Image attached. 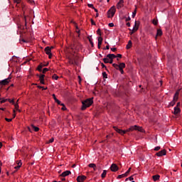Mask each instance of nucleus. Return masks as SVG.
Returning a JSON list of instances; mask_svg holds the SVG:
<instances>
[{"label": "nucleus", "instance_id": "f257e3e1", "mask_svg": "<svg viewBox=\"0 0 182 182\" xmlns=\"http://www.w3.org/2000/svg\"><path fill=\"white\" fill-rule=\"evenodd\" d=\"M113 129L115 130V132H117V133L121 134V136H124V134H126L129 132H133V130H138V132H141V130H143L141 127H138L137 125L132 126L127 130L120 129L117 127H113Z\"/></svg>", "mask_w": 182, "mask_h": 182}, {"label": "nucleus", "instance_id": "f03ea898", "mask_svg": "<svg viewBox=\"0 0 182 182\" xmlns=\"http://www.w3.org/2000/svg\"><path fill=\"white\" fill-rule=\"evenodd\" d=\"M82 110H86L87 107H90L91 105H93V98H88L84 101L82 102Z\"/></svg>", "mask_w": 182, "mask_h": 182}, {"label": "nucleus", "instance_id": "7ed1b4c3", "mask_svg": "<svg viewBox=\"0 0 182 182\" xmlns=\"http://www.w3.org/2000/svg\"><path fill=\"white\" fill-rule=\"evenodd\" d=\"M116 14V7L114 6H112L107 11V18H113Z\"/></svg>", "mask_w": 182, "mask_h": 182}, {"label": "nucleus", "instance_id": "20e7f679", "mask_svg": "<svg viewBox=\"0 0 182 182\" xmlns=\"http://www.w3.org/2000/svg\"><path fill=\"white\" fill-rule=\"evenodd\" d=\"M72 49H75V50H80V49H82V44L79 42H73Z\"/></svg>", "mask_w": 182, "mask_h": 182}, {"label": "nucleus", "instance_id": "39448f33", "mask_svg": "<svg viewBox=\"0 0 182 182\" xmlns=\"http://www.w3.org/2000/svg\"><path fill=\"white\" fill-rule=\"evenodd\" d=\"M68 63H70V65H77V61L76 57L75 56L68 57Z\"/></svg>", "mask_w": 182, "mask_h": 182}, {"label": "nucleus", "instance_id": "423d86ee", "mask_svg": "<svg viewBox=\"0 0 182 182\" xmlns=\"http://www.w3.org/2000/svg\"><path fill=\"white\" fill-rule=\"evenodd\" d=\"M44 51L46 53V55H48L49 59H52V50L50 47L49 46L46 47L44 49Z\"/></svg>", "mask_w": 182, "mask_h": 182}, {"label": "nucleus", "instance_id": "0eeeda50", "mask_svg": "<svg viewBox=\"0 0 182 182\" xmlns=\"http://www.w3.org/2000/svg\"><path fill=\"white\" fill-rule=\"evenodd\" d=\"M9 82H11V78H6V79L0 81V85L1 86H6V85H8V83H9Z\"/></svg>", "mask_w": 182, "mask_h": 182}, {"label": "nucleus", "instance_id": "6e6552de", "mask_svg": "<svg viewBox=\"0 0 182 182\" xmlns=\"http://www.w3.org/2000/svg\"><path fill=\"white\" fill-rule=\"evenodd\" d=\"M37 76L39 77L40 83L45 85V74H38Z\"/></svg>", "mask_w": 182, "mask_h": 182}, {"label": "nucleus", "instance_id": "1a4fd4ad", "mask_svg": "<svg viewBox=\"0 0 182 182\" xmlns=\"http://www.w3.org/2000/svg\"><path fill=\"white\" fill-rule=\"evenodd\" d=\"M166 154H167V151H166V149H163L160 151H159L158 153L156 154V155L158 156V157H161L163 156H166Z\"/></svg>", "mask_w": 182, "mask_h": 182}, {"label": "nucleus", "instance_id": "9d476101", "mask_svg": "<svg viewBox=\"0 0 182 182\" xmlns=\"http://www.w3.org/2000/svg\"><path fill=\"white\" fill-rule=\"evenodd\" d=\"M124 0H119V1L117 4V9H120L124 6Z\"/></svg>", "mask_w": 182, "mask_h": 182}, {"label": "nucleus", "instance_id": "9b49d317", "mask_svg": "<svg viewBox=\"0 0 182 182\" xmlns=\"http://www.w3.org/2000/svg\"><path fill=\"white\" fill-rule=\"evenodd\" d=\"M110 170H111V171L116 172L119 170V166H117V165L115 164H112L111 165Z\"/></svg>", "mask_w": 182, "mask_h": 182}, {"label": "nucleus", "instance_id": "f8f14e48", "mask_svg": "<svg viewBox=\"0 0 182 182\" xmlns=\"http://www.w3.org/2000/svg\"><path fill=\"white\" fill-rule=\"evenodd\" d=\"M48 65H49V63H47L46 65H44L42 63H40L37 68V70H38V72H42V68H45V66H48Z\"/></svg>", "mask_w": 182, "mask_h": 182}, {"label": "nucleus", "instance_id": "ddd939ff", "mask_svg": "<svg viewBox=\"0 0 182 182\" xmlns=\"http://www.w3.org/2000/svg\"><path fill=\"white\" fill-rule=\"evenodd\" d=\"M87 177L86 176H79L77 178V182H83L85 180H86Z\"/></svg>", "mask_w": 182, "mask_h": 182}, {"label": "nucleus", "instance_id": "4468645a", "mask_svg": "<svg viewBox=\"0 0 182 182\" xmlns=\"http://www.w3.org/2000/svg\"><path fill=\"white\" fill-rule=\"evenodd\" d=\"M181 112V110L180 109V107H174V111H173V114H178V113H180Z\"/></svg>", "mask_w": 182, "mask_h": 182}, {"label": "nucleus", "instance_id": "2eb2a0df", "mask_svg": "<svg viewBox=\"0 0 182 182\" xmlns=\"http://www.w3.org/2000/svg\"><path fill=\"white\" fill-rule=\"evenodd\" d=\"M70 171H65L64 172L62 173V174L60 175L61 177H66L67 176H69V174H70Z\"/></svg>", "mask_w": 182, "mask_h": 182}, {"label": "nucleus", "instance_id": "dca6fc26", "mask_svg": "<svg viewBox=\"0 0 182 182\" xmlns=\"http://www.w3.org/2000/svg\"><path fill=\"white\" fill-rule=\"evenodd\" d=\"M163 35V31L161 29H158L156 32V36L155 37L156 39H157V36H161Z\"/></svg>", "mask_w": 182, "mask_h": 182}, {"label": "nucleus", "instance_id": "f3484780", "mask_svg": "<svg viewBox=\"0 0 182 182\" xmlns=\"http://www.w3.org/2000/svg\"><path fill=\"white\" fill-rule=\"evenodd\" d=\"M178 95H180V93L178 92V91H177L173 95V100L175 102H177V100H178Z\"/></svg>", "mask_w": 182, "mask_h": 182}, {"label": "nucleus", "instance_id": "a211bd4d", "mask_svg": "<svg viewBox=\"0 0 182 182\" xmlns=\"http://www.w3.org/2000/svg\"><path fill=\"white\" fill-rule=\"evenodd\" d=\"M139 30V25H137V21H135L134 26L133 27V32H136Z\"/></svg>", "mask_w": 182, "mask_h": 182}, {"label": "nucleus", "instance_id": "6ab92c4d", "mask_svg": "<svg viewBox=\"0 0 182 182\" xmlns=\"http://www.w3.org/2000/svg\"><path fill=\"white\" fill-rule=\"evenodd\" d=\"M124 68H126V64L124 63H119L118 69H124Z\"/></svg>", "mask_w": 182, "mask_h": 182}, {"label": "nucleus", "instance_id": "aec40b11", "mask_svg": "<svg viewBox=\"0 0 182 182\" xmlns=\"http://www.w3.org/2000/svg\"><path fill=\"white\" fill-rule=\"evenodd\" d=\"M154 181H157L160 180V175H155L152 176Z\"/></svg>", "mask_w": 182, "mask_h": 182}, {"label": "nucleus", "instance_id": "412c9836", "mask_svg": "<svg viewBox=\"0 0 182 182\" xmlns=\"http://www.w3.org/2000/svg\"><path fill=\"white\" fill-rule=\"evenodd\" d=\"M102 42H103V38L102 36L98 37V46H102Z\"/></svg>", "mask_w": 182, "mask_h": 182}, {"label": "nucleus", "instance_id": "4be33fe9", "mask_svg": "<svg viewBox=\"0 0 182 182\" xmlns=\"http://www.w3.org/2000/svg\"><path fill=\"white\" fill-rule=\"evenodd\" d=\"M107 58H109V59H114L116 58V55H114V54H108L107 55Z\"/></svg>", "mask_w": 182, "mask_h": 182}, {"label": "nucleus", "instance_id": "5701e85b", "mask_svg": "<svg viewBox=\"0 0 182 182\" xmlns=\"http://www.w3.org/2000/svg\"><path fill=\"white\" fill-rule=\"evenodd\" d=\"M132 41H129L127 46H126V48L127 49H130V48H132Z\"/></svg>", "mask_w": 182, "mask_h": 182}, {"label": "nucleus", "instance_id": "b1692460", "mask_svg": "<svg viewBox=\"0 0 182 182\" xmlns=\"http://www.w3.org/2000/svg\"><path fill=\"white\" fill-rule=\"evenodd\" d=\"M31 127H32L33 130H34V132H39V127H36L33 124L31 125Z\"/></svg>", "mask_w": 182, "mask_h": 182}, {"label": "nucleus", "instance_id": "393cba45", "mask_svg": "<svg viewBox=\"0 0 182 182\" xmlns=\"http://www.w3.org/2000/svg\"><path fill=\"white\" fill-rule=\"evenodd\" d=\"M107 174V171L104 170L102 173L101 174V177L102 178H105V177H106V175Z\"/></svg>", "mask_w": 182, "mask_h": 182}, {"label": "nucleus", "instance_id": "a878e982", "mask_svg": "<svg viewBox=\"0 0 182 182\" xmlns=\"http://www.w3.org/2000/svg\"><path fill=\"white\" fill-rule=\"evenodd\" d=\"M14 107L16 110H18V112H21V110H19V105L18 103H14Z\"/></svg>", "mask_w": 182, "mask_h": 182}, {"label": "nucleus", "instance_id": "bb28decb", "mask_svg": "<svg viewBox=\"0 0 182 182\" xmlns=\"http://www.w3.org/2000/svg\"><path fill=\"white\" fill-rule=\"evenodd\" d=\"M53 79L54 80H58L59 79V76H58V75H56V74H54V75H53Z\"/></svg>", "mask_w": 182, "mask_h": 182}, {"label": "nucleus", "instance_id": "cd10ccee", "mask_svg": "<svg viewBox=\"0 0 182 182\" xmlns=\"http://www.w3.org/2000/svg\"><path fill=\"white\" fill-rule=\"evenodd\" d=\"M152 23H153L154 25H155V26H156V25L159 24V21H158L157 20H156V19H153Z\"/></svg>", "mask_w": 182, "mask_h": 182}, {"label": "nucleus", "instance_id": "c85d7f7f", "mask_svg": "<svg viewBox=\"0 0 182 182\" xmlns=\"http://www.w3.org/2000/svg\"><path fill=\"white\" fill-rule=\"evenodd\" d=\"M55 103L58 104L60 106H63V103H62V102H60V100H57L55 101Z\"/></svg>", "mask_w": 182, "mask_h": 182}, {"label": "nucleus", "instance_id": "c756f323", "mask_svg": "<svg viewBox=\"0 0 182 182\" xmlns=\"http://www.w3.org/2000/svg\"><path fill=\"white\" fill-rule=\"evenodd\" d=\"M113 68H114L117 70H119V65L116 63L112 64Z\"/></svg>", "mask_w": 182, "mask_h": 182}, {"label": "nucleus", "instance_id": "7c9ffc66", "mask_svg": "<svg viewBox=\"0 0 182 182\" xmlns=\"http://www.w3.org/2000/svg\"><path fill=\"white\" fill-rule=\"evenodd\" d=\"M123 177H127L126 174L125 173H123L122 175H119L117 176V178H123Z\"/></svg>", "mask_w": 182, "mask_h": 182}, {"label": "nucleus", "instance_id": "2f4dec72", "mask_svg": "<svg viewBox=\"0 0 182 182\" xmlns=\"http://www.w3.org/2000/svg\"><path fill=\"white\" fill-rule=\"evenodd\" d=\"M88 167H90V168H93L94 167H96V164H90L88 165Z\"/></svg>", "mask_w": 182, "mask_h": 182}, {"label": "nucleus", "instance_id": "473e14b6", "mask_svg": "<svg viewBox=\"0 0 182 182\" xmlns=\"http://www.w3.org/2000/svg\"><path fill=\"white\" fill-rule=\"evenodd\" d=\"M6 102H8V99L3 98V99L0 101V103L2 105V103H6Z\"/></svg>", "mask_w": 182, "mask_h": 182}, {"label": "nucleus", "instance_id": "72a5a7b5", "mask_svg": "<svg viewBox=\"0 0 182 182\" xmlns=\"http://www.w3.org/2000/svg\"><path fill=\"white\" fill-rule=\"evenodd\" d=\"M109 58H107H107H103V62H104L105 63H109Z\"/></svg>", "mask_w": 182, "mask_h": 182}, {"label": "nucleus", "instance_id": "f704fd0d", "mask_svg": "<svg viewBox=\"0 0 182 182\" xmlns=\"http://www.w3.org/2000/svg\"><path fill=\"white\" fill-rule=\"evenodd\" d=\"M102 76L104 79H107V73H106V72L102 73Z\"/></svg>", "mask_w": 182, "mask_h": 182}, {"label": "nucleus", "instance_id": "c9c22d12", "mask_svg": "<svg viewBox=\"0 0 182 182\" xmlns=\"http://www.w3.org/2000/svg\"><path fill=\"white\" fill-rule=\"evenodd\" d=\"M49 71V68H43V70H42V72H43V73H46V72H48Z\"/></svg>", "mask_w": 182, "mask_h": 182}, {"label": "nucleus", "instance_id": "e433bc0d", "mask_svg": "<svg viewBox=\"0 0 182 182\" xmlns=\"http://www.w3.org/2000/svg\"><path fill=\"white\" fill-rule=\"evenodd\" d=\"M38 89H42V90H46L48 87H42V86H38Z\"/></svg>", "mask_w": 182, "mask_h": 182}, {"label": "nucleus", "instance_id": "4c0bfd02", "mask_svg": "<svg viewBox=\"0 0 182 182\" xmlns=\"http://www.w3.org/2000/svg\"><path fill=\"white\" fill-rule=\"evenodd\" d=\"M176 102H177V101H174L173 100V101L170 102V106H174L176 105Z\"/></svg>", "mask_w": 182, "mask_h": 182}, {"label": "nucleus", "instance_id": "58836bf2", "mask_svg": "<svg viewBox=\"0 0 182 182\" xmlns=\"http://www.w3.org/2000/svg\"><path fill=\"white\" fill-rule=\"evenodd\" d=\"M7 102H9V103H13V105L15 104V102L14 101V100L7 99Z\"/></svg>", "mask_w": 182, "mask_h": 182}, {"label": "nucleus", "instance_id": "ea45409f", "mask_svg": "<svg viewBox=\"0 0 182 182\" xmlns=\"http://www.w3.org/2000/svg\"><path fill=\"white\" fill-rule=\"evenodd\" d=\"M97 35H100V36H102V32L100 31V28H98L97 31Z\"/></svg>", "mask_w": 182, "mask_h": 182}, {"label": "nucleus", "instance_id": "a19ab883", "mask_svg": "<svg viewBox=\"0 0 182 182\" xmlns=\"http://www.w3.org/2000/svg\"><path fill=\"white\" fill-rule=\"evenodd\" d=\"M17 166H18V167H21L22 166V161H18V163H17Z\"/></svg>", "mask_w": 182, "mask_h": 182}, {"label": "nucleus", "instance_id": "79ce46f5", "mask_svg": "<svg viewBox=\"0 0 182 182\" xmlns=\"http://www.w3.org/2000/svg\"><path fill=\"white\" fill-rule=\"evenodd\" d=\"M132 170V168H129L127 171V172L125 173V175L127 176H129V173H130V171Z\"/></svg>", "mask_w": 182, "mask_h": 182}, {"label": "nucleus", "instance_id": "37998d69", "mask_svg": "<svg viewBox=\"0 0 182 182\" xmlns=\"http://www.w3.org/2000/svg\"><path fill=\"white\" fill-rule=\"evenodd\" d=\"M118 70H119V72L122 75H123L124 73V70H123V68H118Z\"/></svg>", "mask_w": 182, "mask_h": 182}, {"label": "nucleus", "instance_id": "c03bdc74", "mask_svg": "<svg viewBox=\"0 0 182 182\" xmlns=\"http://www.w3.org/2000/svg\"><path fill=\"white\" fill-rule=\"evenodd\" d=\"M136 10L135 9L134 11L132 13V18H134L136 16Z\"/></svg>", "mask_w": 182, "mask_h": 182}, {"label": "nucleus", "instance_id": "a18cd8bd", "mask_svg": "<svg viewBox=\"0 0 182 182\" xmlns=\"http://www.w3.org/2000/svg\"><path fill=\"white\" fill-rule=\"evenodd\" d=\"M63 106V107L61 108L62 110L65 111V110H67V108H66V106H65V104H63V105H61Z\"/></svg>", "mask_w": 182, "mask_h": 182}, {"label": "nucleus", "instance_id": "49530a36", "mask_svg": "<svg viewBox=\"0 0 182 182\" xmlns=\"http://www.w3.org/2000/svg\"><path fill=\"white\" fill-rule=\"evenodd\" d=\"M53 141H55V139L51 138V139H49L48 143H53Z\"/></svg>", "mask_w": 182, "mask_h": 182}, {"label": "nucleus", "instance_id": "de8ad7c7", "mask_svg": "<svg viewBox=\"0 0 182 182\" xmlns=\"http://www.w3.org/2000/svg\"><path fill=\"white\" fill-rule=\"evenodd\" d=\"M108 26H109V28H113V26H114V23H109L108 24Z\"/></svg>", "mask_w": 182, "mask_h": 182}, {"label": "nucleus", "instance_id": "09e8293b", "mask_svg": "<svg viewBox=\"0 0 182 182\" xmlns=\"http://www.w3.org/2000/svg\"><path fill=\"white\" fill-rule=\"evenodd\" d=\"M159 150H160V146H156V147L154 148V151H159Z\"/></svg>", "mask_w": 182, "mask_h": 182}, {"label": "nucleus", "instance_id": "8fccbe9b", "mask_svg": "<svg viewBox=\"0 0 182 182\" xmlns=\"http://www.w3.org/2000/svg\"><path fill=\"white\" fill-rule=\"evenodd\" d=\"M5 120H6V122H8L9 123L10 122H12V119H9V118H5Z\"/></svg>", "mask_w": 182, "mask_h": 182}, {"label": "nucleus", "instance_id": "3c124183", "mask_svg": "<svg viewBox=\"0 0 182 182\" xmlns=\"http://www.w3.org/2000/svg\"><path fill=\"white\" fill-rule=\"evenodd\" d=\"M111 50H112V52H116V50H117V48H111Z\"/></svg>", "mask_w": 182, "mask_h": 182}, {"label": "nucleus", "instance_id": "603ef678", "mask_svg": "<svg viewBox=\"0 0 182 182\" xmlns=\"http://www.w3.org/2000/svg\"><path fill=\"white\" fill-rule=\"evenodd\" d=\"M53 98L54 99L55 102L58 100V98H56V95L55 94H53Z\"/></svg>", "mask_w": 182, "mask_h": 182}, {"label": "nucleus", "instance_id": "864d4df0", "mask_svg": "<svg viewBox=\"0 0 182 182\" xmlns=\"http://www.w3.org/2000/svg\"><path fill=\"white\" fill-rule=\"evenodd\" d=\"M16 4H21V0H14Z\"/></svg>", "mask_w": 182, "mask_h": 182}, {"label": "nucleus", "instance_id": "5fc2aeb1", "mask_svg": "<svg viewBox=\"0 0 182 182\" xmlns=\"http://www.w3.org/2000/svg\"><path fill=\"white\" fill-rule=\"evenodd\" d=\"M88 6H89V8H92V9L95 8V6H93V4H88Z\"/></svg>", "mask_w": 182, "mask_h": 182}, {"label": "nucleus", "instance_id": "6e6d98bb", "mask_svg": "<svg viewBox=\"0 0 182 182\" xmlns=\"http://www.w3.org/2000/svg\"><path fill=\"white\" fill-rule=\"evenodd\" d=\"M129 179L130 181H133V180H134V178H133V176H130V177L129 178Z\"/></svg>", "mask_w": 182, "mask_h": 182}, {"label": "nucleus", "instance_id": "4d7b16f0", "mask_svg": "<svg viewBox=\"0 0 182 182\" xmlns=\"http://www.w3.org/2000/svg\"><path fill=\"white\" fill-rule=\"evenodd\" d=\"M91 23H92V25H96V23H95L93 19H91Z\"/></svg>", "mask_w": 182, "mask_h": 182}, {"label": "nucleus", "instance_id": "13d9d810", "mask_svg": "<svg viewBox=\"0 0 182 182\" xmlns=\"http://www.w3.org/2000/svg\"><path fill=\"white\" fill-rule=\"evenodd\" d=\"M101 66L103 68H106V65L103 63H101Z\"/></svg>", "mask_w": 182, "mask_h": 182}, {"label": "nucleus", "instance_id": "bf43d9fd", "mask_svg": "<svg viewBox=\"0 0 182 182\" xmlns=\"http://www.w3.org/2000/svg\"><path fill=\"white\" fill-rule=\"evenodd\" d=\"M14 168H15L16 170H19V168H21V167H18V166L17 165V166H16L14 167Z\"/></svg>", "mask_w": 182, "mask_h": 182}, {"label": "nucleus", "instance_id": "052dcab7", "mask_svg": "<svg viewBox=\"0 0 182 182\" xmlns=\"http://www.w3.org/2000/svg\"><path fill=\"white\" fill-rule=\"evenodd\" d=\"M105 50H109V45H107V46H106V47H105Z\"/></svg>", "mask_w": 182, "mask_h": 182}, {"label": "nucleus", "instance_id": "680f3d73", "mask_svg": "<svg viewBox=\"0 0 182 182\" xmlns=\"http://www.w3.org/2000/svg\"><path fill=\"white\" fill-rule=\"evenodd\" d=\"M116 58H122V54H117V55H116Z\"/></svg>", "mask_w": 182, "mask_h": 182}, {"label": "nucleus", "instance_id": "e2e57ef3", "mask_svg": "<svg viewBox=\"0 0 182 182\" xmlns=\"http://www.w3.org/2000/svg\"><path fill=\"white\" fill-rule=\"evenodd\" d=\"M109 63H110V64L113 63V59H109Z\"/></svg>", "mask_w": 182, "mask_h": 182}, {"label": "nucleus", "instance_id": "0e129e2a", "mask_svg": "<svg viewBox=\"0 0 182 182\" xmlns=\"http://www.w3.org/2000/svg\"><path fill=\"white\" fill-rule=\"evenodd\" d=\"M127 26H128L129 28H130V23H129V22L127 23Z\"/></svg>", "mask_w": 182, "mask_h": 182}, {"label": "nucleus", "instance_id": "69168bd1", "mask_svg": "<svg viewBox=\"0 0 182 182\" xmlns=\"http://www.w3.org/2000/svg\"><path fill=\"white\" fill-rule=\"evenodd\" d=\"M76 32L77 34L80 35V30H77Z\"/></svg>", "mask_w": 182, "mask_h": 182}, {"label": "nucleus", "instance_id": "338daca9", "mask_svg": "<svg viewBox=\"0 0 182 182\" xmlns=\"http://www.w3.org/2000/svg\"><path fill=\"white\" fill-rule=\"evenodd\" d=\"M130 19H131L130 17H128V18L126 19V21H130Z\"/></svg>", "mask_w": 182, "mask_h": 182}, {"label": "nucleus", "instance_id": "774afa93", "mask_svg": "<svg viewBox=\"0 0 182 182\" xmlns=\"http://www.w3.org/2000/svg\"><path fill=\"white\" fill-rule=\"evenodd\" d=\"M1 110H2L3 112H5V108H1Z\"/></svg>", "mask_w": 182, "mask_h": 182}]
</instances>
